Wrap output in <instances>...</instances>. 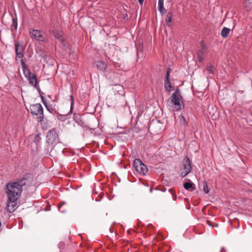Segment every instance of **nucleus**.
Here are the masks:
<instances>
[{
	"mask_svg": "<svg viewBox=\"0 0 252 252\" xmlns=\"http://www.w3.org/2000/svg\"><path fill=\"white\" fill-rule=\"evenodd\" d=\"M46 109L51 113H56V109L52 105H47L45 106Z\"/></svg>",
	"mask_w": 252,
	"mask_h": 252,
	"instance_id": "nucleus-23",
	"label": "nucleus"
},
{
	"mask_svg": "<svg viewBox=\"0 0 252 252\" xmlns=\"http://www.w3.org/2000/svg\"><path fill=\"white\" fill-rule=\"evenodd\" d=\"M169 76H170V71L169 69H168L166 73L165 76V80L164 81H170L169 80Z\"/></svg>",
	"mask_w": 252,
	"mask_h": 252,
	"instance_id": "nucleus-28",
	"label": "nucleus"
},
{
	"mask_svg": "<svg viewBox=\"0 0 252 252\" xmlns=\"http://www.w3.org/2000/svg\"><path fill=\"white\" fill-rule=\"evenodd\" d=\"M185 201H187V202H189V199H188V198H185Z\"/></svg>",
	"mask_w": 252,
	"mask_h": 252,
	"instance_id": "nucleus-38",
	"label": "nucleus"
},
{
	"mask_svg": "<svg viewBox=\"0 0 252 252\" xmlns=\"http://www.w3.org/2000/svg\"><path fill=\"white\" fill-rule=\"evenodd\" d=\"M223 251H225V249L223 247H222L221 248V252H223Z\"/></svg>",
	"mask_w": 252,
	"mask_h": 252,
	"instance_id": "nucleus-39",
	"label": "nucleus"
},
{
	"mask_svg": "<svg viewBox=\"0 0 252 252\" xmlns=\"http://www.w3.org/2000/svg\"><path fill=\"white\" fill-rule=\"evenodd\" d=\"M207 223L208 225H210V226H212L213 227H216L217 226V224H215V225H211L210 224L211 222L209 221V220H207Z\"/></svg>",
	"mask_w": 252,
	"mask_h": 252,
	"instance_id": "nucleus-34",
	"label": "nucleus"
},
{
	"mask_svg": "<svg viewBox=\"0 0 252 252\" xmlns=\"http://www.w3.org/2000/svg\"><path fill=\"white\" fill-rule=\"evenodd\" d=\"M169 191L171 192L173 196V200L175 201L177 199V196L176 195L175 191H174L172 189H169Z\"/></svg>",
	"mask_w": 252,
	"mask_h": 252,
	"instance_id": "nucleus-25",
	"label": "nucleus"
},
{
	"mask_svg": "<svg viewBox=\"0 0 252 252\" xmlns=\"http://www.w3.org/2000/svg\"><path fill=\"white\" fill-rule=\"evenodd\" d=\"M133 166L137 172L141 175H144L148 171L146 166L140 159H136L134 160Z\"/></svg>",
	"mask_w": 252,
	"mask_h": 252,
	"instance_id": "nucleus-4",
	"label": "nucleus"
},
{
	"mask_svg": "<svg viewBox=\"0 0 252 252\" xmlns=\"http://www.w3.org/2000/svg\"><path fill=\"white\" fill-rule=\"evenodd\" d=\"M200 46H201V50H206V45L203 41L201 43Z\"/></svg>",
	"mask_w": 252,
	"mask_h": 252,
	"instance_id": "nucleus-32",
	"label": "nucleus"
},
{
	"mask_svg": "<svg viewBox=\"0 0 252 252\" xmlns=\"http://www.w3.org/2000/svg\"><path fill=\"white\" fill-rule=\"evenodd\" d=\"M164 88L167 92H171L172 91V87L170 81H164Z\"/></svg>",
	"mask_w": 252,
	"mask_h": 252,
	"instance_id": "nucleus-18",
	"label": "nucleus"
},
{
	"mask_svg": "<svg viewBox=\"0 0 252 252\" xmlns=\"http://www.w3.org/2000/svg\"><path fill=\"white\" fill-rule=\"evenodd\" d=\"M29 81L30 85L36 87L37 86V79L35 74H32L29 78H27Z\"/></svg>",
	"mask_w": 252,
	"mask_h": 252,
	"instance_id": "nucleus-12",
	"label": "nucleus"
},
{
	"mask_svg": "<svg viewBox=\"0 0 252 252\" xmlns=\"http://www.w3.org/2000/svg\"><path fill=\"white\" fill-rule=\"evenodd\" d=\"M160 190H161L162 192H164L166 190V189L164 188L163 189H159Z\"/></svg>",
	"mask_w": 252,
	"mask_h": 252,
	"instance_id": "nucleus-37",
	"label": "nucleus"
},
{
	"mask_svg": "<svg viewBox=\"0 0 252 252\" xmlns=\"http://www.w3.org/2000/svg\"><path fill=\"white\" fill-rule=\"evenodd\" d=\"M41 138L40 137V134L38 133L35 135L34 138V142L36 143L37 146H40L41 144Z\"/></svg>",
	"mask_w": 252,
	"mask_h": 252,
	"instance_id": "nucleus-20",
	"label": "nucleus"
},
{
	"mask_svg": "<svg viewBox=\"0 0 252 252\" xmlns=\"http://www.w3.org/2000/svg\"><path fill=\"white\" fill-rule=\"evenodd\" d=\"M152 191H153L152 188H150V192H152Z\"/></svg>",
	"mask_w": 252,
	"mask_h": 252,
	"instance_id": "nucleus-40",
	"label": "nucleus"
},
{
	"mask_svg": "<svg viewBox=\"0 0 252 252\" xmlns=\"http://www.w3.org/2000/svg\"><path fill=\"white\" fill-rule=\"evenodd\" d=\"M51 33L53 34L55 38L58 39L63 44H64V39L63 37V32L61 31H58L55 28L50 30Z\"/></svg>",
	"mask_w": 252,
	"mask_h": 252,
	"instance_id": "nucleus-9",
	"label": "nucleus"
},
{
	"mask_svg": "<svg viewBox=\"0 0 252 252\" xmlns=\"http://www.w3.org/2000/svg\"><path fill=\"white\" fill-rule=\"evenodd\" d=\"M21 63L22 66V69L23 70L25 77L26 78H29V77L32 74L31 70L28 68L27 65L23 60L21 61Z\"/></svg>",
	"mask_w": 252,
	"mask_h": 252,
	"instance_id": "nucleus-11",
	"label": "nucleus"
},
{
	"mask_svg": "<svg viewBox=\"0 0 252 252\" xmlns=\"http://www.w3.org/2000/svg\"><path fill=\"white\" fill-rule=\"evenodd\" d=\"M17 199H10L8 198L6 202V209L9 213L13 212L17 208Z\"/></svg>",
	"mask_w": 252,
	"mask_h": 252,
	"instance_id": "nucleus-8",
	"label": "nucleus"
},
{
	"mask_svg": "<svg viewBox=\"0 0 252 252\" xmlns=\"http://www.w3.org/2000/svg\"><path fill=\"white\" fill-rule=\"evenodd\" d=\"M27 183V178L23 177L17 180L16 182H12L6 184L4 189L8 198L18 199L21 195L23 188L26 185Z\"/></svg>",
	"mask_w": 252,
	"mask_h": 252,
	"instance_id": "nucleus-1",
	"label": "nucleus"
},
{
	"mask_svg": "<svg viewBox=\"0 0 252 252\" xmlns=\"http://www.w3.org/2000/svg\"><path fill=\"white\" fill-rule=\"evenodd\" d=\"M229 32V29L226 27H224L221 31V35L222 37L225 38L228 37Z\"/></svg>",
	"mask_w": 252,
	"mask_h": 252,
	"instance_id": "nucleus-16",
	"label": "nucleus"
},
{
	"mask_svg": "<svg viewBox=\"0 0 252 252\" xmlns=\"http://www.w3.org/2000/svg\"><path fill=\"white\" fill-rule=\"evenodd\" d=\"M30 109L32 115H36L40 119V121L43 120L44 118L43 109L41 104L36 103L30 106Z\"/></svg>",
	"mask_w": 252,
	"mask_h": 252,
	"instance_id": "nucleus-2",
	"label": "nucleus"
},
{
	"mask_svg": "<svg viewBox=\"0 0 252 252\" xmlns=\"http://www.w3.org/2000/svg\"><path fill=\"white\" fill-rule=\"evenodd\" d=\"M204 50H199L197 52V56H204Z\"/></svg>",
	"mask_w": 252,
	"mask_h": 252,
	"instance_id": "nucleus-29",
	"label": "nucleus"
},
{
	"mask_svg": "<svg viewBox=\"0 0 252 252\" xmlns=\"http://www.w3.org/2000/svg\"><path fill=\"white\" fill-rule=\"evenodd\" d=\"M172 13L170 11L168 12L167 14L166 17L165 19V22L168 24L172 22Z\"/></svg>",
	"mask_w": 252,
	"mask_h": 252,
	"instance_id": "nucleus-21",
	"label": "nucleus"
},
{
	"mask_svg": "<svg viewBox=\"0 0 252 252\" xmlns=\"http://www.w3.org/2000/svg\"><path fill=\"white\" fill-rule=\"evenodd\" d=\"M181 96V92L179 89H177L172 95L171 97V102L174 105V109L176 111L179 110L181 108L180 101V97Z\"/></svg>",
	"mask_w": 252,
	"mask_h": 252,
	"instance_id": "nucleus-5",
	"label": "nucleus"
},
{
	"mask_svg": "<svg viewBox=\"0 0 252 252\" xmlns=\"http://www.w3.org/2000/svg\"><path fill=\"white\" fill-rule=\"evenodd\" d=\"M144 0H138L139 3L142 5L143 3V2H144Z\"/></svg>",
	"mask_w": 252,
	"mask_h": 252,
	"instance_id": "nucleus-36",
	"label": "nucleus"
},
{
	"mask_svg": "<svg viewBox=\"0 0 252 252\" xmlns=\"http://www.w3.org/2000/svg\"><path fill=\"white\" fill-rule=\"evenodd\" d=\"M13 26L14 27L15 29H17L18 26V22L17 19L16 18H13Z\"/></svg>",
	"mask_w": 252,
	"mask_h": 252,
	"instance_id": "nucleus-27",
	"label": "nucleus"
},
{
	"mask_svg": "<svg viewBox=\"0 0 252 252\" xmlns=\"http://www.w3.org/2000/svg\"><path fill=\"white\" fill-rule=\"evenodd\" d=\"M95 64L97 68L102 71H104L107 67L106 63L102 61H97L95 63Z\"/></svg>",
	"mask_w": 252,
	"mask_h": 252,
	"instance_id": "nucleus-13",
	"label": "nucleus"
},
{
	"mask_svg": "<svg viewBox=\"0 0 252 252\" xmlns=\"http://www.w3.org/2000/svg\"><path fill=\"white\" fill-rule=\"evenodd\" d=\"M191 170L189 159L186 157L183 160L180 169V175L182 178L185 177Z\"/></svg>",
	"mask_w": 252,
	"mask_h": 252,
	"instance_id": "nucleus-3",
	"label": "nucleus"
},
{
	"mask_svg": "<svg viewBox=\"0 0 252 252\" xmlns=\"http://www.w3.org/2000/svg\"><path fill=\"white\" fill-rule=\"evenodd\" d=\"M15 49L17 57L19 58H22L24 57L25 50L23 46L16 42L15 43Z\"/></svg>",
	"mask_w": 252,
	"mask_h": 252,
	"instance_id": "nucleus-10",
	"label": "nucleus"
},
{
	"mask_svg": "<svg viewBox=\"0 0 252 252\" xmlns=\"http://www.w3.org/2000/svg\"><path fill=\"white\" fill-rule=\"evenodd\" d=\"M179 123L180 125L183 127H185L186 125H187L188 123L184 116L181 115L179 117Z\"/></svg>",
	"mask_w": 252,
	"mask_h": 252,
	"instance_id": "nucleus-19",
	"label": "nucleus"
},
{
	"mask_svg": "<svg viewBox=\"0 0 252 252\" xmlns=\"http://www.w3.org/2000/svg\"><path fill=\"white\" fill-rule=\"evenodd\" d=\"M215 68L211 63H208L206 66V70L211 74H214Z\"/></svg>",
	"mask_w": 252,
	"mask_h": 252,
	"instance_id": "nucleus-22",
	"label": "nucleus"
},
{
	"mask_svg": "<svg viewBox=\"0 0 252 252\" xmlns=\"http://www.w3.org/2000/svg\"><path fill=\"white\" fill-rule=\"evenodd\" d=\"M41 98L43 104L45 105V106H46L48 104L46 98L42 96H41Z\"/></svg>",
	"mask_w": 252,
	"mask_h": 252,
	"instance_id": "nucleus-30",
	"label": "nucleus"
},
{
	"mask_svg": "<svg viewBox=\"0 0 252 252\" xmlns=\"http://www.w3.org/2000/svg\"><path fill=\"white\" fill-rule=\"evenodd\" d=\"M198 61L202 63L204 60L203 56H198Z\"/></svg>",
	"mask_w": 252,
	"mask_h": 252,
	"instance_id": "nucleus-33",
	"label": "nucleus"
},
{
	"mask_svg": "<svg viewBox=\"0 0 252 252\" xmlns=\"http://www.w3.org/2000/svg\"><path fill=\"white\" fill-rule=\"evenodd\" d=\"M70 99L71 100V106H70V112H72V107L73 105V97L72 95H70Z\"/></svg>",
	"mask_w": 252,
	"mask_h": 252,
	"instance_id": "nucleus-31",
	"label": "nucleus"
},
{
	"mask_svg": "<svg viewBox=\"0 0 252 252\" xmlns=\"http://www.w3.org/2000/svg\"><path fill=\"white\" fill-rule=\"evenodd\" d=\"M32 38L41 42H45L46 37L43 35L41 31L37 30H32L30 32Z\"/></svg>",
	"mask_w": 252,
	"mask_h": 252,
	"instance_id": "nucleus-7",
	"label": "nucleus"
},
{
	"mask_svg": "<svg viewBox=\"0 0 252 252\" xmlns=\"http://www.w3.org/2000/svg\"><path fill=\"white\" fill-rule=\"evenodd\" d=\"M47 142L48 144H53L56 142L58 139V135L57 131L55 129L50 130L46 135Z\"/></svg>",
	"mask_w": 252,
	"mask_h": 252,
	"instance_id": "nucleus-6",
	"label": "nucleus"
},
{
	"mask_svg": "<svg viewBox=\"0 0 252 252\" xmlns=\"http://www.w3.org/2000/svg\"><path fill=\"white\" fill-rule=\"evenodd\" d=\"M115 87L118 88V89H119V90H120V89L122 90L123 89V87L121 86H120V85H115Z\"/></svg>",
	"mask_w": 252,
	"mask_h": 252,
	"instance_id": "nucleus-35",
	"label": "nucleus"
},
{
	"mask_svg": "<svg viewBox=\"0 0 252 252\" xmlns=\"http://www.w3.org/2000/svg\"><path fill=\"white\" fill-rule=\"evenodd\" d=\"M158 10L161 15L165 14L166 10L164 7V0H158Z\"/></svg>",
	"mask_w": 252,
	"mask_h": 252,
	"instance_id": "nucleus-14",
	"label": "nucleus"
},
{
	"mask_svg": "<svg viewBox=\"0 0 252 252\" xmlns=\"http://www.w3.org/2000/svg\"><path fill=\"white\" fill-rule=\"evenodd\" d=\"M245 7L247 11H250L252 9V0H245Z\"/></svg>",
	"mask_w": 252,
	"mask_h": 252,
	"instance_id": "nucleus-17",
	"label": "nucleus"
},
{
	"mask_svg": "<svg viewBox=\"0 0 252 252\" xmlns=\"http://www.w3.org/2000/svg\"><path fill=\"white\" fill-rule=\"evenodd\" d=\"M184 188L186 189L189 190L190 191H193L195 189V185L193 183L189 182L184 183Z\"/></svg>",
	"mask_w": 252,
	"mask_h": 252,
	"instance_id": "nucleus-15",
	"label": "nucleus"
},
{
	"mask_svg": "<svg viewBox=\"0 0 252 252\" xmlns=\"http://www.w3.org/2000/svg\"><path fill=\"white\" fill-rule=\"evenodd\" d=\"M65 204V202H61V203L59 204V206H58V209H59V210L61 212H62V213H64V212H65V210H62V206H63V204Z\"/></svg>",
	"mask_w": 252,
	"mask_h": 252,
	"instance_id": "nucleus-26",
	"label": "nucleus"
},
{
	"mask_svg": "<svg viewBox=\"0 0 252 252\" xmlns=\"http://www.w3.org/2000/svg\"><path fill=\"white\" fill-rule=\"evenodd\" d=\"M203 190L206 194L209 192V189L206 182H203Z\"/></svg>",
	"mask_w": 252,
	"mask_h": 252,
	"instance_id": "nucleus-24",
	"label": "nucleus"
}]
</instances>
